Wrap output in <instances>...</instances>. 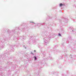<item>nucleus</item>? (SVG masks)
Masks as SVG:
<instances>
[{"label": "nucleus", "instance_id": "obj_1", "mask_svg": "<svg viewBox=\"0 0 76 76\" xmlns=\"http://www.w3.org/2000/svg\"><path fill=\"white\" fill-rule=\"evenodd\" d=\"M63 4H60V7H61V6H63Z\"/></svg>", "mask_w": 76, "mask_h": 76}, {"label": "nucleus", "instance_id": "obj_2", "mask_svg": "<svg viewBox=\"0 0 76 76\" xmlns=\"http://www.w3.org/2000/svg\"><path fill=\"white\" fill-rule=\"evenodd\" d=\"M35 60H37V57H34Z\"/></svg>", "mask_w": 76, "mask_h": 76}, {"label": "nucleus", "instance_id": "obj_3", "mask_svg": "<svg viewBox=\"0 0 76 76\" xmlns=\"http://www.w3.org/2000/svg\"><path fill=\"white\" fill-rule=\"evenodd\" d=\"M58 35H59V36H61V34H58Z\"/></svg>", "mask_w": 76, "mask_h": 76}, {"label": "nucleus", "instance_id": "obj_4", "mask_svg": "<svg viewBox=\"0 0 76 76\" xmlns=\"http://www.w3.org/2000/svg\"><path fill=\"white\" fill-rule=\"evenodd\" d=\"M30 23H34V22H30Z\"/></svg>", "mask_w": 76, "mask_h": 76}, {"label": "nucleus", "instance_id": "obj_5", "mask_svg": "<svg viewBox=\"0 0 76 76\" xmlns=\"http://www.w3.org/2000/svg\"><path fill=\"white\" fill-rule=\"evenodd\" d=\"M34 52H35V51H35V50H34Z\"/></svg>", "mask_w": 76, "mask_h": 76}]
</instances>
